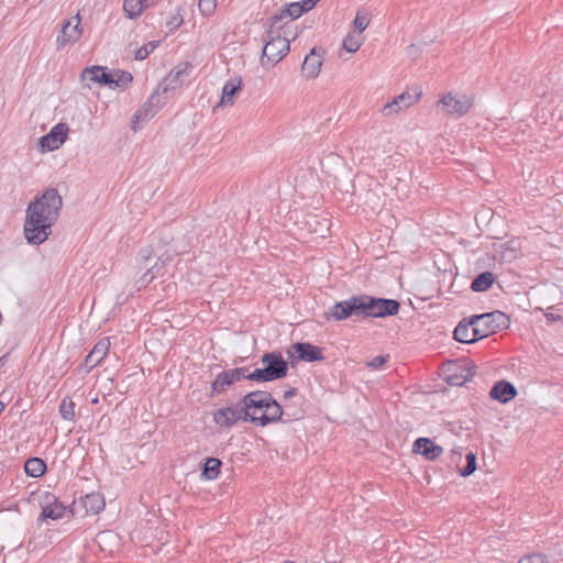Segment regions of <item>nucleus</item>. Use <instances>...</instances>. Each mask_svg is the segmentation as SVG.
Instances as JSON below:
<instances>
[{"label": "nucleus", "instance_id": "obj_40", "mask_svg": "<svg viewBox=\"0 0 563 563\" xmlns=\"http://www.w3.org/2000/svg\"><path fill=\"white\" fill-rule=\"evenodd\" d=\"M198 8L203 15H210L216 9V0H199Z\"/></svg>", "mask_w": 563, "mask_h": 563}, {"label": "nucleus", "instance_id": "obj_18", "mask_svg": "<svg viewBox=\"0 0 563 563\" xmlns=\"http://www.w3.org/2000/svg\"><path fill=\"white\" fill-rule=\"evenodd\" d=\"M81 78L112 88V70H108V68L103 66H91L85 68L81 73Z\"/></svg>", "mask_w": 563, "mask_h": 563}, {"label": "nucleus", "instance_id": "obj_36", "mask_svg": "<svg viewBox=\"0 0 563 563\" xmlns=\"http://www.w3.org/2000/svg\"><path fill=\"white\" fill-rule=\"evenodd\" d=\"M476 455L473 452H470L466 454V465L460 470V475L467 477L476 471Z\"/></svg>", "mask_w": 563, "mask_h": 563}, {"label": "nucleus", "instance_id": "obj_5", "mask_svg": "<svg viewBox=\"0 0 563 563\" xmlns=\"http://www.w3.org/2000/svg\"><path fill=\"white\" fill-rule=\"evenodd\" d=\"M262 368L250 372V380L273 382L284 378L288 373L287 362L279 352H268L262 355Z\"/></svg>", "mask_w": 563, "mask_h": 563}, {"label": "nucleus", "instance_id": "obj_1", "mask_svg": "<svg viewBox=\"0 0 563 563\" xmlns=\"http://www.w3.org/2000/svg\"><path fill=\"white\" fill-rule=\"evenodd\" d=\"M62 207L63 199L55 188H48L41 197L30 202L24 221V236L27 243L40 245L48 239Z\"/></svg>", "mask_w": 563, "mask_h": 563}, {"label": "nucleus", "instance_id": "obj_44", "mask_svg": "<svg viewBox=\"0 0 563 563\" xmlns=\"http://www.w3.org/2000/svg\"><path fill=\"white\" fill-rule=\"evenodd\" d=\"M291 13V20H296L303 14L302 7H300L299 2H291L286 4Z\"/></svg>", "mask_w": 563, "mask_h": 563}, {"label": "nucleus", "instance_id": "obj_29", "mask_svg": "<svg viewBox=\"0 0 563 563\" xmlns=\"http://www.w3.org/2000/svg\"><path fill=\"white\" fill-rule=\"evenodd\" d=\"M494 280H495V277H494L493 273H490V272L481 273L473 279V282L471 284V289L476 292L485 291L492 287V285L494 284Z\"/></svg>", "mask_w": 563, "mask_h": 563}, {"label": "nucleus", "instance_id": "obj_33", "mask_svg": "<svg viewBox=\"0 0 563 563\" xmlns=\"http://www.w3.org/2000/svg\"><path fill=\"white\" fill-rule=\"evenodd\" d=\"M112 79V88H125L133 80V76L129 71L113 69Z\"/></svg>", "mask_w": 563, "mask_h": 563}, {"label": "nucleus", "instance_id": "obj_48", "mask_svg": "<svg viewBox=\"0 0 563 563\" xmlns=\"http://www.w3.org/2000/svg\"><path fill=\"white\" fill-rule=\"evenodd\" d=\"M150 255H151V253L147 249L141 250V252H140V256L145 261H147L150 258Z\"/></svg>", "mask_w": 563, "mask_h": 563}, {"label": "nucleus", "instance_id": "obj_19", "mask_svg": "<svg viewBox=\"0 0 563 563\" xmlns=\"http://www.w3.org/2000/svg\"><path fill=\"white\" fill-rule=\"evenodd\" d=\"M489 396L500 404H507L517 396V389L511 383L499 380L492 387Z\"/></svg>", "mask_w": 563, "mask_h": 563}, {"label": "nucleus", "instance_id": "obj_35", "mask_svg": "<svg viewBox=\"0 0 563 563\" xmlns=\"http://www.w3.org/2000/svg\"><path fill=\"white\" fill-rule=\"evenodd\" d=\"M59 413L64 420L71 421L75 418V402L69 398L65 397L62 399L59 405Z\"/></svg>", "mask_w": 563, "mask_h": 563}, {"label": "nucleus", "instance_id": "obj_39", "mask_svg": "<svg viewBox=\"0 0 563 563\" xmlns=\"http://www.w3.org/2000/svg\"><path fill=\"white\" fill-rule=\"evenodd\" d=\"M162 266L156 262L147 272L140 278L139 283L144 286L153 280V278L159 274Z\"/></svg>", "mask_w": 563, "mask_h": 563}, {"label": "nucleus", "instance_id": "obj_30", "mask_svg": "<svg viewBox=\"0 0 563 563\" xmlns=\"http://www.w3.org/2000/svg\"><path fill=\"white\" fill-rule=\"evenodd\" d=\"M24 471L31 477H41L46 471V464L40 457H31L25 462Z\"/></svg>", "mask_w": 563, "mask_h": 563}, {"label": "nucleus", "instance_id": "obj_9", "mask_svg": "<svg viewBox=\"0 0 563 563\" xmlns=\"http://www.w3.org/2000/svg\"><path fill=\"white\" fill-rule=\"evenodd\" d=\"M422 96L421 89H413L412 91H404L396 96L390 102H387L383 109L382 114L384 117H390L399 113L401 110L407 109L415 104Z\"/></svg>", "mask_w": 563, "mask_h": 563}, {"label": "nucleus", "instance_id": "obj_42", "mask_svg": "<svg viewBox=\"0 0 563 563\" xmlns=\"http://www.w3.org/2000/svg\"><path fill=\"white\" fill-rule=\"evenodd\" d=\"M389 355H377L366 363V365L373 369H379L387 361Z\"/></svg>", "mask_w": 563, "mask_h": 563}, {"label": "nucleus", "instance_id": "obj_26", "mask_svg": "<svg viewBox=\"0 0 563 563\" xmlns=\"http://www.w3.org/2000/svg\"><path fill=\"white\" fill-rule=\"evenodd\" d=\"M151 5H153L152 0H124L123 10L128 18L135 19L141 15L145 8Z\"/></svg>", "mask_w": 563, "mask_h": 563}, {"label": "nucleus", "instance_id": "obj_20", "mask_svg": "<svg viewBox=\"0 0 563 563\" xmlns=\"http://www.w3.org/2000/svg\"><path fill=\"white\" fill-rule=\"evenodd\" d=\"M415 451L422 454L428 460H435L439 457L443 449L437 445L433 441L428 438H419L413 443Z\"/></svg>", "mask_w": 563, "mask_h": 563}, {"label": "nucleus", "instance_id": "obj_49", "mask_svg": "<svg viewBox=\"0 0 563 563\" xmlns=\"http://www.w3.org/2000/svg\"><path fill=\"white\" fill-rule=\"evenodd\" d=\"M7 362V355H3L0 357V368L5 364Z\"/></svg>", "mask_w": 563, "mask_h": 563}, {"label": "nucleus", "instance_id": "obj_27", "mask_svg": "<svg viewBox=\"0 0 563 563\" xmlns=\"http://www.w3.org/2000/svg\"><path fill=\"white\" fill-rule=\"evenodd\" d=\"M51 499H53V501L48 500L47 504L42 507L41 518H49L53 520L62 518L65 512V507L63 504L58 503L54 496L51 497Z\"/></svg>", "mask_w": 563, "mask_h": 563}, {"label": "nucleus", "instance_id": "obj_41", "mask_svg": "<svg viewBox=\"0 0 563 563\" xmlns=\"http://www.w3.org/2000/svg\"><path fill=\"white\" fill-rule=\"evenodd\" d=\"M518 563H548L547 558L541 553H532L521 558Z\"/></svg>", "mask_w": 563, "mask_h": 563}, {"label": "nucleus", "instance_id": "obj_28", "mask_svg": "<svg viewBox=\"0 0 563 563\" xmlns=\"http://www.w3.org/2000/svg\"><path fill=\"white\" fill-rule=\"evenodd\" d=\"M457 371H460V373L455 372L446 377V382L452 386H463L475 375V372L471 367L457 368Z\"/></svg>", "mask_w": 563, "mask_h": 563}, {"label": "nucleus", "instance_id": "obj_50", "mask_svg": "<svg viewBox=\"0 0 563 563\" xmlns=\"http://www.w3.org/2000/svg\"><path fill=\"white\" fill-rule=\"evenodd\" d=\"M4 404L2 401H0V415L2 413V411L4 410Z\"/></svg>", "mask_w": 563, "mask_h": 563}, {"label": "nucleus", "instance_id": "obj_10", "mask_svg": "<svg viewBox=\"0 0 563 563\" xmlns=\"http://www.w3.org/2000/svg\"><path fill=\"white\" fill-rule=\"evenodd\" d=\"M250 379V371L247 367H236L223 371L216 377L211 385L213 394L224 393L231 385L241 379Z\"/></svg>", "mask_w": 563, "mask_h": 563}, {"label": "nucleus", "instance_id": "obj_32", "mask_svg": "<svg viewBox=\"0 0 563 563\" xmlns=\"http://www.w3.org/2000/svg\"><path fill=\"white\" fill-rule=\"evenodd\" d=\"M287 21H291V13L285 4L268 19L266 24H269L271 29H274V26L282 27V23Z\"/></svg>", "mask_w": 563, "mask_h": 563}, {"label": "nucleus", "instance_id": "obj_2", "mask_svg": "<svg viewBox=\"0 0 563 563\" xmlns=\"http://www.w3.org/2000/svg\"><path fill=\"white\" fill-rule=\"evenodd\" d=\"M192 65L189 62H181L176 65L168 75L159 82L157 90L151 95L144 109L136 113L135 119L147 120L152 118L161 107L159 93L168 95L178 89L186 77L189 76Z\"/></svg>", "mask_w": 563, "mask_h": 563}, {"label": "nucleus", "instance_id": "obj_12", "mask_svg": "<svg viewBox=\"0 0 563 563\" xmlns=\"http://www.w3.org/2000/svg\"><path fill=\"white\" fill-rule=\"evenodd\" d=\"M69 128L66 123H58L40 139V146L43 152H51L59 148L66 141Z\"/></svg>", "mask_w": 563, "mask_h": 563}, {"label": "nucleus", "instance_id": "obj_8", "mask_svg": "<svg viewBox=\"0 0 563 563\" xmlns=\"http://www.w3.org/2000/svg\"><path fill=\"white\" fill-rule=\"evenodd\" d=\"M474 320L478 321V324L485 329L487 335L494 334L503 329H507L510 325L509 317L500 310L474 314Z\"/></svg>", "mask_w": 563, "mask_h": 563}, {"label": "nucleus", "instance_id": "obj_21", "mask_svg": "<svg viewBox=\"0 0 563 563\" xmlns=\"http://www.w3.org/2000/svg\"><path fill=\"white\" fill-rule=\"evenodd\" d=\"M241 88L242 79L240 77L229 79L222 88L221 100L217 108L222 106H232L234 103V96L241 90Z\"/></svg>", "mask_w": 563, "mask_h": 563}, {"label": "nucleus", "instance_id": "obj_11", "mask_svg": "<svg viewBox=\"0 0 563 563\" xmlns=\"http://www.w3.org/2000/svg\"><path fill=\"white\" fill-rule=\"evenodd\" d=\"M80 16L77 13L75 16L64 21L60 34L56 38L57 49L63 48L67 44L77 42L81 36Z\"/></svg>", "mask_w": 563, "mask_h": 563}, {"label": "nucleus", "instance_id": "obj_13", "mask_svg": "<svg viewBox=\"0 0 563 563\" xmlns=\"http://www.w3.org/2000/svg\"><path fill=\"white\" fill-rule=\"evenodd\" d=\"M240 420L246 421L240 401L235 406L220 408L213 412V421L221 428H231Z\"/></svg>", "mask_w": 563, "mask_h": 563}, {"label": "nucleus", "instance_id": "obj_38", "mask_svg": "<svg viewBox=\"0 0 563 563\" xmlns=\"http://www.w3.org/2000/svg\"><path fill=\"white\" fill-rule=\"evenodd\" d=\"M159 42H148L147 44L141 46L134 55L136 60L145 59L158 45Z\"/></svg>", "mask_w": 563, "mask_h": 563}, {"label": "nucleus", "instance_id": "obj_15", "mask_svg": "<svg viewBox=\"0 0 563 563\" xmlns=\"http://www.w3.org/2000/svg\"><path fill=\"white\" fill-rule=\"evenodd\" d=\"M284 411L280 405L271 395L269 405L265 408V411L260 415L258 418H252V423L261 427H265L269 423H274L282 420Z\"/></svg>", "mask_w": 563, "mask_h": 563}, {"label": "nucleus", "instance_id": "obj_24", "mask_svg": "<svg viewBox=\"0 0 563 563\" xmlns=\"http://www.w3.org/2000/svg\"><path fill=\"white\" fill-rule=\"evenodd\" d=\"M166 249L164 252H159V247L156 250L157 260L165 264L168 261H172L176 255L184 253L186 251L187 244L180 241H175L172 239L170 241H166Z\"/></svg>", "mask_w": 563, "mask_h": 563}, {"label": "nucleus", "instance_id": "obj_6", "mask_svg": "<svg viewBox=\"0 0 563 563\" xmlns=\"http://www.w3.org/2000/svg\"><path fill=\"white\" fill-rule=\"evenodd\" d=\"M473 104L474 99L471 96L448 92L440 98L437 109L446 115L461 118L471 110Z\"/></svg>", "mask_w": 563, "mask_h": 563}, {"label": "nucleus", "instance_id": "obj_51", "mask_svg": "<svg viewBox=\"0 0 563 563\" xmlns=\"http://www.w3.org/2000/svg\"><path fill=\"white\" fill-rule=\"evenodd\" d=\"M324 222H325V231H329V227H328L329 221L327 219H324Z\"/></svg>", "mask_w": 563, "mask_h": 563}, {"label": "nucleus", "instance_id": "obj_14", "mask_svg": "<svg viewBox=\"0 0 563 563\" xmlns=\"http://www.w3.org/2000/svg\"><path fill=\"white\" fill-rule=\"evenodd\" d=\"M289 354L296 355V358L305 362H317L324 358L319 346L308 342H297L290 346Z\"/></svg>", "mask_w": 563, "mask_h": 563}, {"label": "nucleus", "instance_id": "obj_46", "mask_svg": "<svg viewBox=\"0 0 563 563\" xmlns=\"http://www.w3.org/2000/svg\"><path fill=\"white\" fill-rule=\"evenodd\" d=\"M181 23H183L181 16H174L170 21L167 22V26L170 30H173V29L180 26Z\"/></svg>", "mask_w": 563, "mask_h": 563}, {"label": "nucleus", "instance_id": "obj_7", "mask_svg": "<svg viewBox=\"0 0 563 563\" xmlns=\"http://www.w3.org/2000/svg\"><path fill=\"white\" fill-rule=\"evenodd\" d=\"M271 393L264 390H256L246 394L241 400L243 413L246 421L252 422V418H258L269 405Z\"/></svg>", "mask_w": 563, "mask_h": 563}, {"label": "nucleus", "instance_id": "obj_16", "mask_svg": "<svg viewBox=\"0 0 563 563\" xmlns=\"http://www.w3.org/2000/svg\"><path fill=\"white\" fill-rule=\"evenodd\" d=\"M356 306L353 296L346 300L334 303L329 312V318L335 321H342L349 318H356Z\"/></svg>", "mask_w": 563, "mask_h": 563}, {"label": "nucleus", "instance_id": "obj_25", "mask_svg": "<svg viewBox=\"0 0 563 563\" xmlns=\"http://www.w3.org/2000/svg\"><path fill=\"white\" fill-rule=\"evenodd\" d=\"M474 322H476V320H474V316L470 317L468 319L464 318L463 320H461L456 328L454 329V339L461 343H474L475 339L472 338L471 334V329Z\"/></svg>", "mask_w": 563, "mask_h": 563}, {"label": "nucleus", "instance_id": "obj_17", "mask_svg": "<svg viewBox=\"0 0 563 563\" xmlns=\"http://www.w3.org/2000/svg\"><path fill=\"white\" fill-rule=\"evenodd\" d=\"M110 346V342L108 339H103L99 341L90 353L86 356L82 366L85 367V372L89 373L93 367H96L108 354Z\"/></svg>", "mask_w": 563, "mask_h": 563}, {"label": "nucleus", "instance_id": "obj_43", "mask_svg": "<svg viewBox=\"0 0 563 563\" xmlns=\"http://www.w3.org/2000/svg\"><path fill=\"white\" fill-rule=\"evenodd\" d=\"M471 334L472 338L475 339V342L488 336L487 333L485 332V329H483L482 325L478 324V321L474 322L471 329Z\"/></svg>", "mask_w": 563, "mask_h": 563}, {"label": "nucleus", "instance_id": "obj_4", "mask_svg": "<svg viewBox=\"0 0 563 563\" xmlns=\"http://www.w3.org/2000/svg\"><path fill=\"white\" fill-rule=\"evenodd\" d=\"M264 47L261 56V64L265 68L274 67L289 52L290 40L282 36L276 29H269L264 37Z\"/></svg>", "mask_w": 563, "mask_h": 563}, {"label": "nucleus", "instance_id": "obj_34", "mask_svg": "<svg viewBox=\"0 0 563 563\" xmlns=\"http://www.w3.org/2000/svg\"><path fill=\"white\" fill-rule=\"evenodd\" d=\"M363 43V38L361 34H357L355 32L349 33L342 43V46L344 49H346L349 53H355L358 51Z\"/></svg>", "mask_w": 563, "mask_h": 563}, {"label": "nucleus", "instance_id": "obj_52", "mask_svg": "<svg viewBox=\"0 0 563 563\" xmlns=\"http://www.w3.org/2000/svg\"><path fill=\"white\" fill-rule=\"evenodd\" d=\"M152 1H153V4H154L156 0H152Z\"/></svg>", "mask_w": 563, "mask_h": 563}, {"label": "nucleus", "instance_id": "obj_45", "mask_svg": "<svg viewBox=\"0 0 563 563\" xmlns=\"http://www.w3.org/2000/svg\"><path fill=\"white\" fill-rule=\"evenodd\" d=\"M319 1L320 0H302V1H299V4H300V7H302V10L305 13V12H308L311 9H313Z\"/></svg>", "mask_w": 563, "mask_h": 563}, {"label": "nucleus", "instance_id": "obj_47", "mask_svg": "<svg viewBox=\"0 0 563 563\" xmlns=\"http://www.w3.org/2000/svg\"><path fill=\"white\" fill-rule=\"evenodd\" d=\"M296 394H297V390L295 388H290V389L285 391L284 398L288 399V398L295 396Z\"/></svg>", "mask_w": 563, "mask_h": 563}, {"label": "nucleus", "instance_id": "obj_22", "mask_svg": "<svg viewBox=\"0 0 563 563\" xmlns=\"http://www.w3.org/2000/svg\"><path fill=\"white\" fill-rule=\"evenodd\" d=\"M79 505L82 506L87 515H97L103 510L106 503L100 493H91L81 497Z\"/></svg>", "mask_w": 563, "mask_h": 563}, {"label": "nucleus", "instance_id": "obj_3", "mask_svg": "<svg viewBox=\"0 0 563 563\" xmlns=\"http://www.w3.org/2000/svg\"><path fill=\"white\" fill-rule=\"evenodd\" d=\"M356 306V319L385 318L396 316L400 309L395 299L377 298L369 295L353 296Z\"/></svg>", "mask_w": 563, "mask_h": 563}, {"label": "nucleus", "instance_id": "obj_31", "mask_svg": "<svg viewBox=\"0 0 563 563\" xmlns=\"http://www.w3.org/2000/svg\"><path fill=\"white\" fill-rule=\"evenodd\" d=\"M221 465L222 463L219 459L208 457L202 470V476L208 479H216L220 474Z\"/></svg>", "mask_w": 563, "mask_h": 563}, {"label": "nucleus", "instance_id": "obj_23", "mask_svg": "<svg viewBox=\"0 0 563 563\" xmlns=\"http://www.w3.org/2000/svg\"><path fill=\"white\" fill-rule=\"evenodd\" d=\"M321 65L322 56L317 52V48L313 47L305 57L301 69L307 77L314 78L319 75Z\"/></svg>", "mask_w": 563, "mask_h": 563}, {"label": "nucleus", "instance_id": "obj_37", "mask_svg": "<svg viewBox=\"0 0 563 563\" xmlns=\"http://www.w3.org/2000/svg\"><path fill=\"white\" fill-rule=\"evenodd\" d=\"M368 23H369V18L366 13H362V12H357L356 13V16L353 21V24H354V27H355V33L357 34H362L363 31L366 30V27L368 26Z\"/></svg>", "mask_w": 563, "mask_h": 563}]
</instances>
